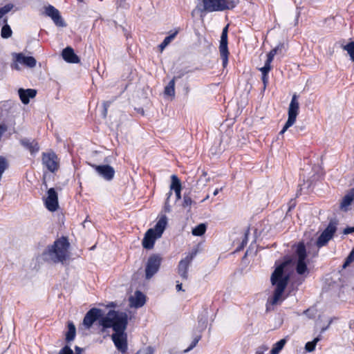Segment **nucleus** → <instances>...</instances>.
Listing matches in <instances>:
<instances>
[{"label": "nucleus", "instance_id": "32", "mask_svg": "<svg viewBox=\"0 0 354 354\" xmlns=\"http://www.w3.org/2000/svg\"><path fill=\"white\" fill-rule=\"evenodd\" d=\"M343 49L347 51L351 60L354 62V42H351L344 46Z\"/></svg>", "mask_w": 354, "mask_h": 354}, {"label": "nucleus", "instance_id": "2", "mask_svg": "<svg viewBox=\"0 0 354 354\" xmlns=\"http://www.w3.org/2000/svg\"><path fill=\"white\" fill-rule=\"evenodd\" d=\"M289 263V261H284L277 266L271 275V283L275 286L273 296L268 299L266 308L269 309L270 305L274 306L281 304L285 299L284 290L289 281L288 274L283 272L284 268Z\"/></svg>", "mask_w": 354, "mask_h": 354}, {"label": "nucleus", "instance_id": "38", "mask_svg": "<svg viewBox=\"0 0 354 354\" xmlns=\"http://www.w3.org/2000/svg\"><path fill=\"white\" fill-rule=\"evenodd\" d=\"M178 32V30H175L174 32L171 33L169 36L166 37L165 38L164 41H166L167 44L169 45L174 39V38L177 35Z\"/></svg>", "mask_w": 354, "mask_h": 354}, {"label": "nucleus", "instance_id": "10", "mask_svg": "<svg viewBox=\"0 0 354 354\" xmlns=\"http://www.w3.org/2000/svg\"><path fill=\"white\" fill-rule=\"evenodd\" d=\"M161 263V257L158 254H153L148 259L145 276L147 279H150L159 270Z\"/></svg>", "mask_w": 354, "mask_h": 354}, {"label": "nucleus", "instance_id": "35", "mask_svg": "<svg viewBox=\"0 0 354 354\" xmlns=\"http://www.w3.org/2000/svg\"><path fill=\"white\" fill-rule=\"evenodd\" d=\"M201 338V336L200 335L196 336L194 337V339H193L190 346L185 350V352L187 353V352L190 351L191 350H192L196 346V344H198V342H199Z\"/></svg>", "mask_w": 354, "mask_h": 354}, {"label": "nucleus", "instance_id": "13", "mask_svg": "<svg viewBox=\"0 0 354 354\" xmlns=\"http://www.w3.org/2000/svg\"><path fill=\"white\" fill-rule=\"evenodd\" d=\"M44 14L50 17L54 24L59 27H65L66 26L64 20L62 17L59 11L51 5L44 8Z\"/></svg>", "mask_w": 354, "mask_h": 354}, {"label": "nucleus", "instance_id": "33", "mask_svg": "<svg viewBox=\"0 0 354 354\" xmlns=\"http://www.w3.org/2000/svg\"><path fill=\"white\" fill-rule=\"evenodd\" d=\"M13 8V5L11 3L6 4L0 8V19L8 12Z\"/></svg>", "mask_w": 354, "mask_h": 354}, {"label": "nucleus", "instance_id": "18", "mask_svg": "<svg viewBox=\"0 0 354 354\" xmlns=\"http://www.w3.org/2000/svg\"><path fill=\"white\" fill-rule=\"evenodd\" d=\"M15 61L24 64L29 68H34L36 66V59L31 56H25L23 53H15Z\"/></svg>", "mask_w": 354, "mask_h": 354}, {"label": "nucleus", "instance_id": "55", "mask_svg": "<svg viewBox=\"0 0 354 354\" xmlns=\"http://www.w3.org/2000/svg\"><path fill=\"white\" fill-rule=\"evenodd\" d=\"M77 1H80V2L83 1V0H77Z\"/></svg>", "mask_w": 354, "mask_h": 354}, {"label": "nucleus", "instance_id": "50", "mask_svg": "<svg viewBox=\"0 0 354 354\" xmlns=\"http://www.w3.org/2000/svg\"><path fill=\"white\" fill-rule=\"evenodd\" d=\"M159 48L160 52H162L163 50L166 48L162 43L159 45Z\"/></svg>", "mask_w": 354, "mask_h": 354}, {"label": "nucleus", "instance_id": "40", "mask_svg": "<svg viewBox=\"0 0 354 354\" xmlns=\"http://www.w3.org/2000/svg\"><path fill=\"white\" fill-rule=\"evenodd\" d=\"M111 104V101H105V102H103L104 110H103L102 115H103L104 118L106 117L107 111H108V108L109 107Z\"/></svg>", "mask_w": 354, "mask_h": 354}, {"label": "nucleus", "instance_id": "26", "mask_svg": "<svg viewBox=\"0 0 354 354\" xmlns=\"http://www.w3.org/2000/svg\"><path fill=\"white\" fill-rule=\"evenodd\" d=\"M354 200V194H349L346 195L340 204V208L342 209L346 210L347 207L351 204L352 201Z\"/></svg>", "mask_w": 354, "mask_h": 354}, {"label": "nucleus", "instance_id": "39", "mask_svg": "<svg viewBox=\"0 0 354 354\" xmlns=\"http://www.w3.org/2000/svg\"><path fill=\"white\" fill-rule=\"evenodd\" d=\"M274 55H272V53H269L267 55V59L266 61L264 67L270 68H271V62H272L274 59Z\"/></svg>", "mask_w": 354, "mask_h": 354}, {"label": "nucleus", "instance_id": "22", "mask_svg": "<svg viewBox=\"0 0 354 354\" xmlns=\"http://www.w3.org/2000/svg\"><path fill=\"white\" fill-rule=\"evenodd\" d=\"M21 145L27 148L31 154H34L39 151V146L38 143L34 140L23 139L21 140Z\"/></svg>", "mask_w": 354, "mask_h": 354}, {"label": "nucleus", "instance_id": "21", "mask_svg": "<svg viewBox=\"0 0 354 354\" xmlns=\"http://www.w3.org/2000/svg\"><path fill=\"white\" fill-rule=\"evenodd\" d=\"M145 295L140 291H136L134 296L129 298L131 306L135 308L142 307L145 304Z\"/></svg>", "mask_w": 354, "mask_h": 354}, {"label": "nucleus", "instance_id": "28", "mask_svg": "<svg viewBox=\"0 0 354 354\" xmlns=\"http://www.w3.org/2000/svg\"><path fill=\"white\" fill-rule=\"evenodd\" d=\"M206 229V225L205 223H201L196 226L194 228H193L192 232L194 236H200L205 233Z\"/></svg>", "mask_w": 354, "mask_h": 354}, {"label": "nucleus", "instance_id": "20", "mask_svg": "<svg viewBox=\"0 0 354 354\" xmlns=\"http://www.w3.org/2000/svg\"><path fill=\"white\" fill-rule=\"evenodd\" d=\"M18 93L22 103L24 104H27L29 103L30 98H33L35 97L37 91L35 89L31 88H19L18 91Z\"/></svg>", "mask_w": 354, "mask_h": 354}, {"label": "nucleus", "instance_id": "23", "mask_svg": "<svg viewBox=\"0 0 354 354\" xmlns=\"http://www.w3.org/2000/svg\"><path fill=\"white\" fill-rule=\"evenodd\" d=\"M76 334V328L72 322L68 323V331L66 334V340L69 342L75 339Z\"/></svg>", "mask_w": 354, "mask_h": 354}, {"label": "nucleus", "instance_id": "41", "mask_svg": "<svg viewBox=\"0 0 354 354\" xmlns=\"http://www.w3.org/2000/svg\"><path fill=\"white\" fill-rule=\"evenodd\" d=\"M284 47L283 44H279L277 46L270 51V53H272L273 55H275L279 51H281V49Z\"/></svg>", "mask_w": 354, "mask_h": 354}, {"label": "nucleus", "instance_id": "5", "mask_svg": "<svg viewBox=\"0 0 354 354\" xmlns=\"http://www.w3.org/2000/svg\"><path fill=\"white\" fill-rule=\"evenodd\" d=\"M237 4L234 0H203V8L201 11L207 12L231 10Z\"/></svg>", "mask_w": 354, "mask_h": 354}, {"label": "nucleus", "instance_id": "30", "mask_svg": "<svg viewBox=\"0 0 354 354\" xmlns=\"http://www.w3.org/2000/svg\"><path fill=\"white\" fill-rule=\"evenodd\" d=\"M207 315H201L198 317V328L200 332L204 330L207 326Z\"/></svg>", "mask_w": 354, "mask_h": 354}, {"label": "nucleus", "instance_id": "3", "mask_svg": "<svg viewBox=\"0 0 354 354\" xmlns=\"http://www.w3.org/2000/svg\"><path fill=\"white\" fill-rule=\"evenodd\" d=\"M68 248L69 243L66 238L59 239L44 251L41 258L47 262L63 264L69 258Z\"/></svg>", "mask_w": 354, "mask_h": 354}, {"label": "nucleus", "instance_id": "31", "mask_svg": "<svg viewBox=\"0 0 354 354\" xmlns=\"http://www.w3.org/2000/svg\"><path fill=\"white\" fill-rule=\"evenodd\" d=\"M320 340V337H317L313 341L308 342L306 344L305 349L308 352H312L315 350L317 343Z\"/></svg>", "mask_w": 354, "mask_h": 354}, {"label": "nucleus", "instance_id": "49", "mask_svg": "<svg viewBox=\"0 0 354 354\" xmlns=\"http://www.w3.org/2000/svg\"><path fill=\"white\" fill-rule=\"evenodd\" d=\"M176 288L177 291L183 290L181 283H177Z\"/></svg>", "mask_w": 354, "mask_h": 354}, {"label": "nucleus", "instance_id": "51", "mask_svg": "<svg viewBox=\"0 0 354 354\" xmlns=\"http://www.w3.org/2000/svg\"><path fill=\"white\" fill-rule=\"evenodd\" d=\"M330 323H331V321L329 322L328 325L326 327L322 328L321 330V333H324L325 330H326L327 328H328L329 325L330 324Z\"/></svg>", "mask_w": 354, "mask_h": 354}, {"label": "nucleus", "instance_id": "52", "mask_svg": "<svg viewBox=\"0 0 354 354\" xmlns=\"http://www.w3.org/2000/svg\"><path fill=\"white\" fill-rule=\"evenodd\" d=\"M227 29H228V25H227V26H226L223 29L222 32H223V33H226V34H227Z\"/></svg>", "mask_w": 354, "mask_h": 354}, {"label": "nucleus", "instance_id": "37", "mask_svg": "<svg viewBox=\"0 0 354 354\" xmlns=\"http://www.w3.org/2000/svg\"><path fill=\"white\" fill-rule=\"evenodd\" d=\"M153 350L151 346H148L137 351L136 354H153Z\"/></svg>", "mask_w": 354, "mask_h": 354}, {"label": "nucleus", "instance_id": "24", "mask_svg": "<svg viewBox=\"0 0 354 354\" xmlns=\"http://www.w3.org/2000/svg\"><path fill=\"white\" fill-rule=\"evenodd\" d=\"M286 338H283V339H281V340L278 341L277 342H276L271 351H270V354H279L280 353V351L283 349V348L284 347L285 344H286Z\"/></svg>", "mask_w": 354, "mask_h": 354}, {"label": "nucleus", "instance_id": "29", "mask_svg": "<svg viewBox=\"0 0 354 354\" xmlns=\"http://www.w3.org/2000/svg\"><path fill=\"white\" fill-rule=\"evenodd\" d=\"M259 70L262 73V82L263 83V88L265 89L268 83V74L270 72V71L271 70V68L263 66V67L260 68Z\"/></svg>", "mask_w": 354, "mask_h": 354}, {"label": "nucleus", "instance_id": "8", "mask_svg": "<svg viewBox=\"0 0 354 354\" xmlns=\"http://www.w3.org/2000/svg\"><path fill=\"white\" fill-rule=\"evenodd\" d=\"M337 222L335 221H330L327 227L322 232L316 241V245L318 248H322L327 245L328 241L332 239L337 230Z\"/></svg>", "mask_w": 354, "mask_h": 354}, {"label": "nucleus", "instance_id": "46", "mask_svg": "<svg viewBox=\"0 0 354 354\" xmlns=\"http://www.w3.org/2000/svg\"><path fill=\"white\" fill-rule=\"evenodd\" d=\"M351 232H354L353 227H347L344 230V234H348Z\"/></svg>", "mask_w": 354, "mask_h": 354}, {"label": "nucleus", "instance_id": "16", "mask_svg": "<svg viewBox=\"0 0 354 354\" xmlns=\"http://www.w3.org/2000/svg\"><path fill=\"white\" fill-rule=\"evenodd\" d=\"M171 183L170 185V190L167 194V200H169V198L172 195V191L174 190L176 194V201H178L181 198V189L182 185L180 180L176 175H172L171 176Z\"/></svg>", "mask_w": 354, "mask_h": 354}, {"label": "nucleus", "instance_id": "48", "mask_svg": "<svg viewBox=\"0 0 354 354\" xmlns=\"http://www.w3.org/2000/svg\"><path fill=\"white\" fill-rule=\"evenodd\" d=\"M75 353H80L81 354V352H82V348L78 347V346H75Z\"/></svg>", "mask_w": 354, "mask_h": 354}, {"label": "nucleus", "instance_id": "4", "mask_svg": "<svg viewBox=\"0 0 354 354\" xmlns=\"http://www.w3.org/2000/svg\"><path fill=\"white\" fill-rule=\"evenodd\" d=\"M167 223V218L166 216H162L154 228L149 229L142 240V246L144 248L150 250L153 248L155 241L161 237Z\"/></svg>", "mask_w": 354, "mask_h": 354}, {"label": "nucleus", "instance_id": "44", "mask_svg": "<svg viewBox=\"0 0 354 354\" xmlns=\"http://www.w3.org/2000/svg\"><path fill=\"white\" fill-rule=\"evenodd\" d=\"M165 211L167 212H171V205L169 204V200H166L165 204Z\"/></svg>", "mask_w": 354, "mask_h": 354}, {"label": "nucleus", "instance_id": "36", "mask_svg": "<svg viewBox=\"0 0 354 354\" xmlns=\"http://www.w3.org/2000/svg\"><path fill=\"white\" fill-rule=\"evenodd\" d=\"M58 354H80V353H74V352L71 349V348L68 345H66L59 351Z\"/></svg>", "mask_w": 354, "mask_h": 354}, {"label": "nucleus", "instance_id": "47", "mask_svg": "<svg viewBox=\"0 0 354 354\" xmlns=\"http://www.w3.org/2000/svg\"><path fill=\"white\" fill-rule=\"evenodd\" d=\"M19 62H17L15 61V62L12 65V68L15 69V70H17V71H19L20 70V67L19 66Z\"/></svg>", "mask_w": 354, "mask_h": 354}, {"label": "nucleus", "instance_id": "1", "mask_svg": "<svg viewBox=\"0 0 354 354\" xmlns=\"http://www.w3.org/2000/svg\"><path fill=\"white\" fill-rule=\"evenodd\" d=\"M128 324V315L126 312L111 310L100 321L102 331L112 328L114 333L111 339L118 351L124 353L127 351V335L125 333Z\"/></svg>", "mask_w": 354, "mask_h": 354}, {"label": "nucleus", "instance_id": "34", "mask_svg": "<svg viewBox=\"0 0 354 354\" xmlns=\"http://www.w3.org/2000/svg\"><path fill=\"white\" fill-rule=\"evenodd\" d=\"M354 261V248L346 257V261L343 265V268H345L348 266Z\"/></svg>", "mask_w": 354, "mask_h": 354}, {"label": "nucleus", "instance_id": "15", "mask_svg": "<svg viewBox=\"0 0 354 354\" xmlns=\"http://www.w3.org/2000/svg\"><path fill=\"white\" fill-rule=\"evenodd\" d=\"M219 51L223 62V66H226L228 62L229 51L227 48V34L221 33Z\"/></svg>", "mask_w": 354, "mask_h": 354}, {"label": "nucleus", "instance_id": "17", "mask_svg": "<svg viewBox=\"0 0 354 354\" xmlns=\"http://www.w3.org/2000/svg\"><path fill=\"white\" fill-rule=\"evenodd\" d=\"M96 171L105 180H111L113 178L115 171L112 167L108 165H93Z\"/></svg>", "mask_w": 354, "mask_h": 354}, {"label": "nucleus", "instance_id": "11", "mask_svg": "<svg viewBox=\"0 0 354 354\" xmlns=\"http://www.w3.org/2000/svg\"><path fill=\"white\" fill-rule=\"evenodd\" d=\"M43 165L51 172H55L59 169V160L57 155L51 151L48 153H43L42 154Z\"/></svg>", "mask_w": 354, "mask_h": 354}, {"label": "nucleus", "instance_id": "45", "mask_svg": "<svg viewBox=\"0 0 354 354\" xmlns=\"http://www.w3.org/2000/svg\"><path fill=\"white\" fill-rule=\"evenodd\" d=\"M248 233H249V232H248V231H247V232L245 233V238H244V239H243V241H242L241 247L240 248V249H241V248H243V247H244V245L247 244Z\"/></svg>", "mask_w": 354, "mask_h": 354}, {"label": "nucleus", "instance_id": "9", "mask_svg": "<svg viewBox=\"0 0 354 354\" xmlns=\"http://www.w3.org/2000/svg\"><path fill=\"white\" fill-rule=\"evenodd\" d=\"M105 317L106 315H104L102 310L93 308L85 315L82 324L86 329H89L95 322L99 320V325L100 326V321Z\"/></svg>", "mask_w": 354, "mask_h": 354}, {"label": "nucleus", "instance_id": "6", "mask_svg": "<svg viewBox=\"0 0 354 354\" xmlns=\"http://www.w3.org/2000/svg\"><path fill=\"white\" fill-rule=\"evenodd\" d=\"M298 97L296 94L292 95V100L288 107V118L284 127L280 131L279 134H283L288 128L292 127L296 121L297 116L299 113V104L297 100Z\"/></svg>", "mask_w": 354, "mask_h": 354}, {"label": "nucleus", "instance_id": "54", "mask_svg": "<svg viewBox=\"0 0 354 354\" xmlns=\"http://www.w3.org/2000/svg\"><path fill=\"white\" fill-rule=\"evenodd\" d=\"M162 44L165 47H167V46H168V44H167V42H166V41H165L164 40H163V41L162 42Z\"/></svg>", "mask_w": 354, "mask_h": 354}, {"label": "nucleus", "instance_id": "25", "mask_svg": "<svg viewBox=\"0 0 354 354\" xmlns=\"http://www.w3.org/2000/svg\"><path fill=\"white\" fill-rule=\"evenodd\" d=\"M8 19L5 18L3 22L6 24L1 28V36L3 39H8L12 36V31L8 24H7Z\"/></svg>", "mask_w": 354, "mask_h": 354}, {"label": "nucleus", "instance_id": "19", "mask_svg": "<svg viewBox=\"0 0 354 354\" xmlns=\"http://www.w3.org/2000/svg\"><path fill=\"white\" fill-rule=\"evenodd\" d=\"M62 55L63 59L68 63L78 64L80 62L79 57L70 46H67L62 50Z\"/></svg>", "mask_w": 354, "mask_h": 354}, {"label": "nucleus", "instance_id": "43", "mask_svg": "<svg viewBox=\"0 0 354 354\" xmlns=\"http://www.w3.org/2000/svg\"><path fill=\"white\" fill-rule=\"evenodd\" d=\"M117 4H118V7H121V8H124L127 7V3H126V0H118L117 1Z\"/></svg>", "mask_w": 354, "mask_h": 354}, {"label": "nucleus", "instance_id": "14", "mask_svg": "<svg viewBox=\"0 0 354 354\" xmlns=\"http://www.w3.org/2000/svg\"><path fill=\"white\" fill-rule=\"evenodd\" d=\"M47 198L45 201L46 208L50 212H55L58 208V196L54 188L48 190Z\"/></svg>", "mask_w": 354, "mask_h": 354}, {"label": "nucleus", "instance_id": "42", "mask_svg": "<svg viewBox=\"0 0 354 354\" xmlns=\"http://www.w3.org/2000/svg\"><path fill=\"white\" fill-rule=\"evenodd\" d=\"M191 204H192L191 198L187 196H185L184 199H183V206L188 207V206H190Z\"/></svg>", "mask_w": 354, "mask_h": 354}, {"label": "nucleus", "instance_id": "12", "mask_svg": "<svg viewBox=\"0 0 354 354\" xmlns=\"http://www.w3.org/2000/svg\"><path fill=\"white\" fill-rule=\"evenodd\" d=\"M196 252L188 254L184 259L180 261L178 266V273L183 280L188 279V269Z\"/></svg>", "mask_w": 354, "mask_h": 354}, {"label": "nucleus", "instance_id": "27", "mask_svg": "<svg viewBox=\"0 0 354 354\" xmlns=\"http://www.w3.org/2000/svg\"><path fill=\"white\" fill-rule=\"evenodd\" d=\"M175 79L174 77L165 86V94L169 96H174L175 95Z\"/></svg>", "mask_w": 354, "mask_h": 354}, {"label": "nucleus", "instance_id": "53", "mask_svg": "<svg viewBox=\"0 0 354 354\" xmlns=\"http://www.w3.org/2000/svg\"><path fill=\"white\" fill-rule=\"evenodd\" d=\"M221 189H222V187H221L220 189H216L214 192V193H213L214 196H216V195L218 194L219 191H220V190H221Z\"/></svg>", "mask_w": 354, "mask_h": 354}, {"label": "nucleus", "instance_id": "7", "mask_svg": "<svg viewBox=\"0 0 354 354\" xmlns=\"http://www.w3.org/2000/svg\"><path fill=\"white\" fill-rule=\"evenodd\" d=\"M296 270L299 274H303L307 272L306 262V250L304 243H299L296 249Z\"/></svg>", "mask_w": 354, "mask_h": 354}]
</instances>
